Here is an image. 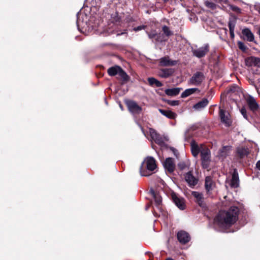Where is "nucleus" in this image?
I'll list each match as a JSON object with an SVG mask.
<instances>
[{
    "mask_svg": "<svg viewBox=\"0 0 260 260\" xmlns=\"http://www.w3.org/2000/svg\"><path fill=\"white\" fill-rule=\"evenodd\" d=\"M239 210L236 206L227 211H220L214 219V222L220 227H229L238 220Z\"/></svg>",
    "mask_w": 260,
    "mask_h": 260,
    "instance_id": "1",
    "label": "nucleus"
},
{
    "mask_svg": "<svg viewBox=\"0 0 260 260\" xmlns=\"http://www.w3.org/2000/svg\"><path fill=\"white\" fill-rule=\"evenodd\" d=\"M156 168L155 159L152 157H147L142 162L140 169L141 176H147L150 175L147 171H153Z\"/></svg>",
    "mask_w": 260,
    "mask_h": 260,
    "instance_id": "2",
    "label": "nucleus"
},
{
    "mask_svg": "<svg viewBox=\"0 0 260 260\" xmlns=\"http://www.w3.org/2000/svg\"><path fill=\"white\" fill-rule=\"evenodd\" d=\"M108 74L110 76H114L118 75L123 82H127L129 77L122 69L118 66H115L109 68L107 71Z\"/></svg>",
    "mask_w": 260,
    "mask_h": 260,
    "instance_id": "3",
    "label": "nucleus"
},
{
    "mask_svg": "<svg viewBox=\"0 0 260 260\" xmlns=\"http://www.w3.org/2000/svg\"><path fill=\"white\" fill-rule=\"evenodd\" d=\"M201 156L202 166L207 169L209 167L211 161L210 151L207 148H205L201 151Z\"/></svg>",
    "mask_w": 260,
    "mask_h": 260,
    "instance_id": "4",
    "label": "nucleus"
},
{
    "mask_svg": "<svg viewBox=\"0 0 260 260\" xmlns=\"http://www.w3.org/2000/svg\"><path fill=\"white\" fill-rule=\"evenodd\" d=\"M205 79L204 74L201 72L194 73L188 81V84L198 86L200 85Z\"/></svg>",
    "mask_w": 260,
    "mask_h": 260,
    "instance_id": "5",
    "label": "nucleus"
},
{
    "mask_svg": "<svg viewBox=\"0 0 260 260\" xmlns=\"http://www.w3.org/2000/svg\"><path fill=\"white\" fill-rule=\"evenodd\" d=\"M245 99L249 109L254 112L259 110L260 106L256 102V100L251 95H248L245 97Z\"/></svg>",
    "mask_w": 260,
    "mask_h": 260,
    "instance_id": "6",
    "label": "nucleus"
},
{
    "mask_svg": "<svg viewBox=\"0 0 260 260\" xmlns=\"http://www.w3.org/2000/svg\"><path fill=\"white\" fill-rule=\"evenodd\" d=\"M219 117L221 122L224 124L225 126L229 127L231 125L232 121L231 119L230 113L223 109H219Z\"/></svg>",
    "mask_w": 260,
    "mask_h": 260,
    "instance_id": "7",
    "label": "nucleus"
},
{
    "mask_svg": "<svg viewBox=\"0 0 260 260\" xmlns=\"http://www.w3.org/2000/svg\"><path fill=\"white\" fill-rule=\"evenodd\" d=\"M148 37L150 39L152 40V42L155 43L162 42L165 41L163 34L161 33H157L156 30H151L150 32H147Z\"/></svg>",
    "mask_w": 260,
    "mask_h": 260,
    "instance_id": "8",
    "label": "nucleus"
},
{
    "mask_svg": "<svg viewBox=\"0 0 260 260\" xmlns=\"http://www.w3.org/2000/svg\"><path fill=\"white\" fill-rule=\"evenodd\" d=\"M126 105L129 111L134 115L139 114L142 111V108L133 101H127Z\"/></svg>",
    "mask_w": 260,
    "mask_h": 260,
    "instance_id": "9",
    "label": "nucleus"
},
{
    "mask_svg": "<svg viewBox=\"0 0 260 260\" xmlns=\"http://www.w3.org/2000/svg\"><path fill=\"white\" fill-rule=\"evenodd\" d=\"M184 179L188 185L192 188L198 182V179L193 175L191 171H189L184 175Z\"/></svg>",
    "mask_w": 260,
    "mask_h": 260,
    "instance_id": "10",
    "label": "nucleus"
},
{
    "mask_svg": "<svg viewBox=\"0 0 260 260\" xmlns=\"http://www.w3.org/2000/svg\"><path fill=\"white\" fill-rule=\"evenodd\" d=\"M216 184L211 176H207L205 180V188L207 193L210 194L212 190L215 187Z\"/></svg>",
    "mask_w": 260,
    "mask_h": 260,
    "instance_id": "11",
    "label": "nucleus"
},
{
    "mask_svg": "<svg viewBox=\"0 0 260 260\" xmlns=\"http://www.w3.org/2000/svg\"><path fill=\"white\" fill-rule=\"evenodd\" d=\"M149 133L152 141H154L158 144H161L163 143L164 141L162 137L154 129L150 128L149 129Z\"/></svg>",
    "mask_w": 260,
    "mask_h": 260,
    "instance_id": "12",
    "label": "nucleus"
},
{
    "mask_svg": "<svg viewBox=\"0 0 260 260\" xmlns=\"http://www.w3.org/2000/svg\"><path fill=\"white\" fill-rule=\"evenodd\" d=\"M193 197L195 198V202L201 207L204 208L206 204L204 202L203 194L199 191H193L191 193Z\"/></svg>",
    "mask_w": 260,
    "mask_h": 260,
    "instance_id": "13",
    "label": "nucleus"
},
{
    "mask_svg": "<svg viewBox=\"0 0 260 260\" xmlns=\"http://www.w3.org/2000/svg\"><path fill=\"white\" fill-rule=\"evenodd\" d=\"M209 51V45H205L204 46L193 50V54L198 58L204 56Z\"/></svg>",
    "mask_w": 260,
    "mask_h": 260,
    "instance_id": "14",
    "label": "nucleus"
},
{
    "mask_svg": "<svg viewBox=\"0 0 260 260\" xmlns=\"http://www.w3.org/2000/svg\"><path fill=\"white\" fill-rule=\"evenodd\" d=\"M177 238L178 241L182 244H186L190 239L189 234L184 231H180L178 232Z\"/></svg>",
    "mask_w": 260,
    "mask_h": 260,
    "instance_id": "15",
    "label": "nucleus"
},
{
    "mask_svg": "<svg viewBox=\"0 0 260 260\" xmlns=\"http://www.w3.org/2000/svg\"><path fill=\"white\" fill-rule=\"evenodd\" d=\"M177 61L171 60L168 56L161 57L159 59V65L163 67L174 66Z\"/></svg>",
    "mask_w": 260,
    "mask_h": 260,
    "instance_id": "16",
    "label": "nucleus"
},
{
    "mask_svg": "<svg viewBox=\"0 0 260 260\" xmlns=\"http://www.w3.org/2000/svg\"><path fill=\"white\" fill-rule=\"evenodd\" d=\"M164 166L166 170L169 173L173 172L175 168L174 159L171 157L167 158L164 163Z\"/></svg>",
    "mask_w": 260,
    "mask_h": 260,
    "instance_id": "17",
    "label": "nucleus"
},
{
    "mask_svg": "<svg viewBox=\"0 0 260 260\" xmlns=\"http://www.w3.org/2000/svg\"><path fill=\"white\" fill-rule=\"evenodd\" d=\"M172 199L175 205L180 209L183 210L185 209V203L182 198H179L176 194H173Z\"/></svg>",
    "mask_w": 260,
    "mask_h": 260,
    "instance_id": "18",
    "label": "nucleus"
},
{
    "mask_svg": "<svg viewBox=\"0 0 260 260\" xmlns=\"http://www.w3.org/2000/svg\"><path fill=\"white\" fill-rule=\"evenodd\" d=\"M158 111L162 115L170 119H175L177 116L176 113L168 109L165 110L159 109Z\"/></svg>",
    "mask_w": 260,
    "mask_h": 260,
    "instance_id": "19",
    "label": "nucleus"
},
{
    "mask_svg": "<svg viewBox=\"0 0 260 260\" xmlns=\"http://www.w3.org/2000/svg\"><path fill=\"white\" fill-rule=\"evenodd\" d=\"M230 185L233 188H237L239 186V176L237 171L235 170L230 182Z\"/></svg>",
    "mask_w": 260,
    "mask_h": 260,
    "instance_id": "20",
    "label": "nucleus"
},
{
    "mask_svg": "<svg viewBox=\"0 0 260 260\" xmlns=\"http://www.w3.org/2000/svg\"><path fill=\"white\" fill-rule=\"evenodd\" d=\"M208 100L205 98L193 105V108L196 110L200 111L206 107L208 105Z\"/></svg>",
    "mask_w": 260,
    "mask_h": 260,
    "instance_id": "21",
    "label": "nucleus"
},
{
    "mask_svg": "<svg viewBox=\"0 0 260 260\" xmlns=\"http://www.w3.org/2000/svg\"><path fill=\"white\" fill-rule=\"evenodd\" d=\"M205 148V147H204L203 146L199 147L198 145L193 143L191 144V152L192 155L195 157L197 156L200 152L201 153V151Z\"/></svg>",
    "mask_w": 260,
    "mask_h": 260,
    "instance_id": "22",
    "label": "nucleus"
},
{
    "mask_svg": "<svg viewBox=\"0 0 260 260\" xmlns=\"http://www.w3.org/2000/svg\"><path fill=\"white\" fill-rule=\"evenodd\" d=\"M182 89L181 88H179V87L169 88V89H166L165 90V92L167 95H168L169 96H176L179 93L180 91Z\"/></svg>",
    "mask_w": 260,
    "mask_h": 260,
    "instance_id": "23",
    "label": "nucleus"
},
{
    "mask_svg": "<svg viewBox=\"0 0 260 260\" xmlns=\"http://www.w3.org/2000/svg\"><path fill=\"white\" fill-rule=\"evenodd\" d=\"M197 91L199 92L200 91L197 88H191L186 89L181 93V97L182 98H186L189 96L190 95L193 94Z\"/></svg>",
    "mask_w": 260,
    "mask_h": 260,
    "instance_id": "24",
    "label": "nucleus"
},
{
    "mask_svg": "<svg viewBox=\"0 0 260 260\" xmlns=\"http://www.w3.org/2000/svg\"><path fill=\"white\" fill-rule=\"evenodd\" d=\"M150 193L154 199L156 206L158 207L161 204L162 201L161 196L158 193H156L152 189H150Z\"/></svg>",
    "mask_w": 260,
    "mask_h": 260,
    "instance_id": "25",
    "label": "nucleus"
},
{
    "mask_svg": "<svg viewBox=\"0 0 260 260\" xmlns=\"http://www.w3.org/2000/svg\"><path fill=\"white\" fill-rule=\"evenodd\" d=\"M242 32V34L246 38L247 41L252 42L254 40V35L249 29H243Z\"/></svg>",
    "mask_w": 260,
    "mask_h": 260,
    "instance_id": "26",
    "label": "nucleus"
},
{
    "mask_svg": "<svg viewBox=\"0 0 260 260\" xmlns=\"http://www.w3.org/2000/svg\"><path fill=\"white\" fill-rule=\"evenodd\" d=\"M173 70L172 69H161L159 72V75L162 78H168L173 73Z\"/></svg>",
    "mask_w": 260,
    "mask_h": 260,
    "instance_id": "27",
    "label": "nucleus"
},
{
    "mask_svg": "<svg viewBox=\"0 0 260 260\" xmlns=\"http://www.w3.org/2000/svg\"><path fill=\"white\" fill-rule=\"evenodd\" d=\"M83 15H84L82 13L78 14L77 15V25L79 29L80 27L83 28L86 25L87 21L85 20L84 21L83 19H81V18H82Z\"/></svg>",
    "mask_w": 260,
    "mask_h": 260,
    "instance_id": "28",
    "label": "nucleus"
},
{
    "mask_svg": "<svg viewBox=\"0 0 260 260\" xmlns=\"http://www.w3.org/2000/svg\"><path fill=\"white\" fill-rule=\"evenodd\" d=\"M254 65L260 66V58L258 57H252L246 60V64L248 66Z\"/></svg>",
    "mask_w": 260,
    "mask_h": 260,
    "instance_id": "29",
    "label": "nucleus"
},
{
    "mask_svg": "<svg viewBox=\"0 0 260 260\" xmlns=\"http://www.w3.org/2000/svg\"><path fill=\"white\" fill-rule=\"evenodd\" d=\"M237 152L241 158L244 157V156L247 155L249 153L248 149L243 147L237 148Z\"/></svg>",
    "mask_w": 260,
    "mask_h": 260,
    "instance_id": "30",
    "label": "nucleus"
},
{
    "mask_svg": "<svg viewBox=\"0 0 260 260\" xmlns=\"http://www.w3.org/2000/svg\"><path fill=\"white\" fill-rule=\"evenodd\" d=\"M148 81L151 86L155 85L157 87H159L162 86V84L160 81L153 77L148 78Z\"/></svg>",
    "mask_w": 260,
    "mask_h": 260,
    "instance_id": "31",
    "label": "nucleus"
},
{
    "mask_svg": "<svg viewBox=\"0 0 260 260\" xmlns=\"http://www.w3.org/2000/svg\"><path fill=\"white\" fill-rule=\"evenodd\" d=\"M162 30L164 34L168 37L173 35V32L166 25H164L162 27Z\"/></svg>",
    "mask_w": 260,
    "mask_h": 260,
    "instance_id": "32",
    "label": "nucleus"
},
{
    "mask_svg": "<svg viewBox=\"0 0 260 260\" xmlns=\"http://www.w3.org/2000/svg\"><path fill=\"white\" fill-rule=\"evenodd\" d=\"M111 20L113 23L118 24L120 23V18L118 14L115 13L111 15Z\"/></svg>",
    "mask_w": 260,
    "mask_h": 260,
    "instance_id": "33",
    "label": "nucleus"
},
{
    "mask_svg": "<svg viewBox=\"0 0 260 260\" xmlns=\"http://www.w3.org/2000/svg\"><path fill=\"white\" fill-rule=\"evenodd\" d=\"M231 149L230 146H224L220 150V155L221 156L225 157L229 153V151Z\"/></svg>",
    "mask_w": 260,
    "mask_h": 260,
    "instance_id": "34",
    "label": "nucleus"
},
{
    "mask_svg": "<svg viewBox=\"0 0 260 260\" xmlns=\"http://www.w3.org/2000/svg\"><path fill=\"white\" fill-rule=\"evenodd\" d=\"M204 4H205V5L207 7H208L212 10L216 9L217 7V5L215 3L208 1H205Z\"/></svg>",
    "mask_w": 260,
    "mask_h": 260,
    "instance_id": "35",
    "label": "nucleus"
},
{
    "mask_svg": "<svg viewBox=\"0 0 260 260\" xmlns=\"http://www.w3.org/2000/svg\"><path fill=\"white\" fill-rule=\"evenodd\" d=\"M228 25L230 30H234L236 25V21L234 20H230L228 23Z\"/></svg>",
    "mask_w": 260,
    "mask_h": 260,
    "instance_id": "36",
    "label": "nucleus"
},
{
    "mask_svg": "<svg viewBox=\"0 0 260 260\" xmlns=\"http://www.w3.org/2000/svg\"><path fill=\"white\" fill-rule=\"evenodd\" d=\"M240 113H241V114L244 117V118L245 119H246V120H248V115L247 114L246 109L244 107H243L240 109Z\"/></svg>",
    "mask_w": 260,
    "mask_h": 260,
    "instance_id": "37",
    "label": "nucleus"
},
{
    "mask_svg": "<svg viewBox=\"0 0 260 260\" xmlns=\"http://www.w3.org/2000/svg\"><path fill=\"white\" fill-rule=\"evenodd\" d=\"M167 103L170 106H178L179 104V101H177V100H173V101L168 100L167 101Z\"/></svg>",
    "mask_w": 260,
    "mask_h": 260,
    "instance_id": "38",
    "label": "nucleus"
},
{
    "mask_svg": "<svg viewBox=\"0 0 260 260\" xmlns=\"http://www.w3.org/2000/svg\"><path fill=\"white\" fill-rule=\"evenodd\" d=\"M196 128V127L194 126H192L189 128L185 132V136L186 137H189L190 136V135L189 134V132L190 131H193Z\"/></svg>",
    "mask_w": 260,
    "mask_h": 260,
    "instance_id": "39",
    "label": "nucleus"
},
{
    "mask_svg": "<svg viewBox=\"0 0 260 260\" xmlns=\"http://www.w3.org/2000/svg\"><path fill=\"white\" fill-rule=\"evenodd\" d=\"M178 167L180 170H183L187 167V166L185 162H180L178 164Z\"/></svg>",
    "mask_w": 260,
    "mask_h": 260,
    "instance_id": "40",
    "label": "nucleus"
},
{
    "mask_svg": "<svg viewBox=\"0 0 260 260\" xmlns=\"http://www.w3.org/2000/svg\"><path fill=\"white\" fill-rule=\"evenodd\" d=\"M238 47L239 48L243 50V51H245L246 49V47L245 46V45L244 44V43H243L242 42H239L238 43Z\"/></svg>",
    "mask_w": 260,
    "mask_h": 260,
    "instance_id": "41",
    "label": "nucleus"
},
{
    "mask_svg": "<svg viewBox=\"0 0 260 260\" xmlns=\"http://www.w3.org/2000/svg\"><path fill=\"white\" fill-rule=\"evenodd\" d=\"M145 27H146V26H145V25H140V26L134 27L133 30L135 31H138L145 29Z\"/></svg>",
    "mask_w": 260,
    "mask_h": 260,
    "instance_id": "42",
    "label": "nucleus"
},
{
    "mask_svg": "<svg viewBox=\"0 0 260 260\" xmlns=\"http://www.w3.org/2000/svg\"><path fill=\"white\" fill-rule=\"evenodd\" d=\"M171 150L174 153V155L176 156V157H177V156L178 155V152L177 150L174 148H171Z\"/></svg>",
    "mask_w": 260,
    "mask_h": 260,
    "instance_id": "43",
    "label": "nucleus"
},
{
    "mask_svg": "<svg viewBox=\"0 0 260 260\" xmlns=\"http://www.w3.org/2000/svg\"><path fill=\"white\" fill-rule=\"evenodd\" d=\"M218 2L222 3V4H226L228 3V0H218Z\"/></svg>",
    "mask_w": 260,
    "mask_h": 260,
    "instance_id": "44",
    "label": "nucleus"
},
{
    "mask_svg": "<svg viewBox=\"0 0 260 260\" xmlns=\"http://www.w3.org/2000/svg\"><path fill=\"white\" fill-rule=\"evenodd\" d=\"M230 36H231V38L233 39L234 38V30H230Z\"/></svg>",
    "mask_w": 260,
    "mask_h": 260,
    "instance_id": "45",
    "label": "nucleus"
},
{
    "mask_svg": "<svg viewBox=\"0 0 260 260\" xmlns=\"http://www.w3.org/2000/svg\"><path fill=\"white\" fill-rule=\"evenodd\" d=\"M256 167L258 170L260 171V160H258L256 164Z\"/></svg>",
    "mask_w": 260,
    "mask_h": 260,
    "instance_id": "46",
    "label": "nucleus"
},
{
    "mask_svg": "<svg viewBox=\"0 0 260 260\" xmlns=\"http://www.w3.org/2000/svg\"><path fill=\"white\" fill-rule=\"evenodd\" d=\"M141 130H142V131L143 133L144 134V135L146 137V134L145 133V132H144V131L143 128L142 127H141Z\"/></svg>",
    "mask_w": 260,
    "mask_h": 260,
    "instance_id": "47",
    "label": "nucleus"
},
{
    "mask_svg": "<svg viewBox=\"0 0 260 260\" xmlns=\"http://www.w3.org/2000/svg\"><path fill=\"white\" fill-rule=\"evenodd\" d=\"M166 260H173L172 258L169 257L167 258Z\"/></svg>",
    "mask_w": 260,
    "mask_h": 260,
    "instance_id": "48",
    "label": "nucleus"
},
{
    "mask_svg": "<svg viewBox=\"0 0 260 260\" xmlns=\"http://www.w3.org/2000/svg\"><path fill=\"white\" fill-rule=\"evenodd\" d=\"M120 107L122 110V106L121 105H120Z\"/></svg>",
    "mask_w": 260,
    "mask_h": 260,
    "instance_id": "49",
    "label": "nucleus"
},
{
    "mask_svg": "<svg viewBox=\"0 0 260 260\" xmlns=\"http://www.w3.org/2000/svg\"><path fill=\"white\" fill-rule=\"evenodd\" d=\"M165 2H167L168 1V0H163Z\"/></svg>",
    "mask_w": 260,
    "mask_h": 260,
    "instance_id": "50",
    "label": "nucleus"
},
{
    "mask_svg": "<svg viewBox=\"0 0 260 260\" xmlns=\"http://www.w3.org/2000/svg\"><path fill=\"white\" fill-rule=\"evenodd\" d=\"M225 32H226L227 29H225Z\"/></svg>",
    "mask_w": 260,
    "mask_h": 260,
    "instance_id": "51",
    "label": "nucleus"
}]
</instances>
